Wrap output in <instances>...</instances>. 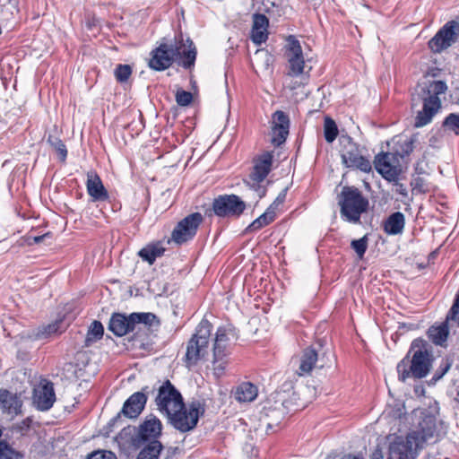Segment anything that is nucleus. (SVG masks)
Instances as JSON below:
<instances>
[{"mask_svg":"<svg viewBox=\"0 0 459 459\" xmlns=\"http://www.w3.org/2000/svg\"><path fill=\"white\" fill-rule=\"evenodd\" d=\"M55 401L56 394L53 383L47 379H41L33 389V405L39 411H46L53 406Z\"/></svg>","mask_w":459,"mask_h":459,"instance_id":"nucleus-18","label":"nucleus"},{"mask_svg":"<svg viewBox=\"0 0 459 459\" xmlns=\"http://www.w3.org/2000/svg\"><path fill=\"white\" fill-rule=\"evenodd\" d=\"M157 317L152 313H132L131 320L134 322L135 328L138 325L143 324L144 326H152Z\"/></svg>","mask_w":459,"mask_h":459,"instance_id":"nucleus-35","label":"nucleus"},{"mask_svg":"<svg viewBox=\"0 0 459 459\" xmlns=\"http://www.w3.org/2000/svg\"><path fill=\"white\" fill-rule=\"evenodd\" d=\"M165 250V247L160 242L151 243L143 247L138 252V255L143 261L148 262L149 264H152L158 257L164 255Z\"/></svg>","mask_w":459,"mask_h":459,"instance_id":"nucleus-25","label":"nucleus"},{"mask_svg":"<svg viewBox=\"0 0 459 459\" xmlns=\"http://www.w3.org/2000/svg\"><path fill=\"white\" fill-rule=\"evenodd\" d=\"M369 459H384L383 452L380 448L377 447L369 456Z\"/></svg>","mask_w":459,"mask_h":459,"instance_id":"nucleus-49","label":"nucleus"},{"mask_svg":"<svg viewBox=\"0 0 459 459\" xmlns=\"http://www.w3.org/2000/svg\"><path fill=\"white\" fill-rule=\"evenodd\" d=\"M104 333V327L100 321L94 320L89 326L87 335L84 340V346L90 347L97 341L100 340Z\"/></svg>","mask_w":459,"mask_h":459,"instance_id":"nucleus-31","label":"nucleus"},{"mask_svg":"<svg viewBox=\"0 0 459 459\" xmlns=\"http://www.w3.org/2000/svg\"><path fill=\"white\" fill-rule=\"evenodd\" d=\"M22 402L17 394L0 389V410L4 413L17 415L22 412Z\"/></svg>","mask_w":459,"mask_h":459,"instance_id":"nucleus-21","label":"nucleus"},{"mask_svg":"<svg viewBox=\"0 0 459 459\" xmlns=\"http://www.w3.org/2000/svg\"><path fill=\"white\" fill-rule=\"evenodd\" d=\"M413 191L418 193H426L429 191V185L424 178L416 177L411 183Z\"/></svg>","mask_w":459,"mask_h":459,"instance_id":"nucleus-44","label":"nucleus"},{"mask_svg":"<svg viewBox=\"0 0 459 459\" xmlns=\"http://www.w3.org/2000/svg\"><path fill=\"white\" fill-rule=\"evenodd\" d=\"M114 74L118 82H126L132 74V68L129 65L119 64L117 65Z\"/></svg>","mask_w":459,"mask_h":459,"instance_id":"nucleus-39","label":"nucleus"},{"mask_svg":"<svg viewBox=\"0 0 459 459\" xmlns=\"http://www.w3.org/2000/svg\"><path fill=\"white\" fill-rule=\"evenodd\" d=\"M87 459H117V457L111 451L97 450L90 454Z\"/></svg>","mask_w":459,"mask_h":459,"instance_id":"nucleus-46","label":"nucleus"},{"mask_svg":"<svg viewBox=\"0 0 459 459\" xmlns=\"http://www.w3.org/2000/svg\"><path fill=\"white\" fill-rule=\"evenodd\" d=\"M340 153L342 164L346 168L357 169L362 172H370L371 163L361 154L359 146L350 136L340 137Z\"/></svg>","mask_w":459,"mask_h":459,"instance_id":"nucleus-8","label":"nucleus"},{"mask_svg":"<svg viewBox=\"0 0 459 459\" xmlns=\"http://www.w3.org/2000/svg\"><path fill=\"white\" fill-rule=\"evenodd\" d=\"M405 217L403 212L392 213L384 222V230L388 235L401 234L404 229Z\"/></svg>","mask_w":459,"mask_h":459,"instance_id":"nucleus-24","label":"nucleus"},{"mask_svg":"<svg viewBox=\"0 0 459 459\" xmlns=\"http://www.w3.org/2000/svg\"><path fill=\"white\" fill-rule=\"evenodd\" d=\"M458 314H459V312L456 314V316H455V317L454 318V320H455H455L457 321V325H458V326H459V316H458ZM447 320H453V318H452V314H451V310L449 311V315L447 316Z\"/></svg>","mask_w":459,"mask_h":459,"instance_id":"nucleus-52","label":"nucleus"},{"mask_svg":"<svg viewBox=\"0 0 459 459\" xmlns=\"http://www.w3.org/2000/svg\"><path fill=\"white\" fill-rule=\"evenodd\" d=\"M273 152H265L255 160L253 171L249 175L247 182L250 187L256 193L259 199L265 195L266 189L260 183L264 180L272 169Z\"/></svg>","mask_w":459,"mask_h":459,"instance_id":"nucleus-12","label":"nucleus"},{"mask_svg":"<svg viewBox=\"0 0 459 459\" xmlns=\"http://www.w3.org/2000/svg\"><path fill=\"white\" fill-rule=\"evenodd\" d=\"M290 127H286L283 129L280 128H272V143L274 146H280L282 144L289 135Z\"/></svg>","mask_w":459,"mask_h":459,"instance_id":"nucleus-41","label":"nucleus"},{"mask_svg":"<svg viewBox=\"0 0 459 459\" xmlns=\"http://www.w3.org/2000/svg\"><path fill=\"white\" fill-rule=\"evenodd\" d=\"M406 149L404 150V154L408 155L412 152V143L411 142H406L405 143Z\"/></svg>","mask_w":459,"mask_h":459,"instance_id":"nucleus-51","label":"nucleus"},{"mask_svg":"<svg viewBox=\"0 0 459 459\" xmlns=\"http://www.w3.org/2000/svg\"><path fill=\"white\" fill-rule=\"evenodd\" d=\"M62 325L63 321L57 320L52 324L43 326L41 329H39L37 333V338L43 339L48 338L53 334L61 333L65 330L64 328H62Z\"/></svg>","mask_w":459,"mask_h":459,"instance_id":"nucleus-32","label":"nucleus"},{"mask_svg":"<svg viewBox=\"0 0 459 459\" xmlns=\"http://www.w3.org/2000/svg\"><path fill=\"white\" fill-rule=\"evenodd\" d=\"M193 96L191 92L181 90L178 91L176 94V100L179 106H187L192 102Z\"/></svg>","mask_w":459,"mask_h":459,"instance_id":"nucleus-45","label":"nucleus"},{"mask_svg":"<svg viewBox=\"0 0 459 459\" xmlns=\"http://www.w3.org/2000/svg\"><path fill=\"white\" fill-rule=\"evenodd\" d=\"M341 216L346 221L358 223L362 213L368 209L369 202L355 186H344L338 197Z\"/></svg>","mask_w":459,"mask_h":459,"instance_id":"nucleus-5","label":"nucleus"},{"mask_svg":"<svg viewBox=\"0 0 459 459\" xmlns=\"http://www.w3.org/2000/svg\"><path fill=\"white\" fill-rule=\"evenodd\" d=\"M451 367V364L450 363H446L440 370H437V372L435 373L434 377H433V380L434 381H437L439 380L440 378H442V377L449 370Z\"/></svg>","mask_w":459,"mask_h":459,"instance_id":"nucleus-47","label":"nucleus"},{"mask_svg":"<svg viewBox=\"0 0 459 459\" xmlns=\"http://www.w3.org/2000/svg\"><path fill=\"white\" fill-rule=\"evenodd\" d=\"M258 394L257 387L250 382L240 384L235 391V398L240 403H249L254 401Z\"/></svg>","mask_w":459,"mask_h":459,"instance_id":"nucleus-26","label":"nucleus"},{"mask_svg":"<svg viewBox=\"0 0 459 459\" xmlns=\"http://www.w3.org/2000/svg\"><path fill=\"white\" fill-rule=\"evenodd\" d=\"M48 233L47 234H44V235H40V236H35V237H32L30 238L32 239V242H30V244H39V243H41L43 241V239L47 237H48Z\"/></svg>","mask_w":459,"mask_h":459,"instance_id":"nucleus-50","label":"nucleus"},{"mask_svg":"<svg viewBox=\"0 0 459 459\" xmlns=\"http://www.w3.org/2000/svg\"><path fill=\"white\" fill-rule=\"evenodd\" d=\"M203 221L199 212L189 214L180 221L172 231L171 238L177 244H183L192 239L196 234L197 229Z\"/></svg>","mask_w":459,"mask_h":459,"instance_id":"nucleus-17","label":"nucleus"},{"mask_svg":"<svg viewBox=\"0 0 459 459\" xmlns=\"http://www.w3.org/2000/svg\"><path fill=\"white\" fill-rule=\"evenodd\" d=\"M108 330L117 336H124L135 330L134 322L131 320V314L126 316L120 313L112 315L108 324Z\"/></svg>","mask_w":459,"mask_h":459,"instance_id":"nucleus-20","label":"nucleus"},{"mask_svg":"<svg viewBox=\"0 0 459 459\" xmlns=\"http://www.w3.org/2000/svg\"><path fill=\"white\" fill-rule=\"evenodd\" d=\"M275 220V212H273V205H270L268 209L255 219L247 229V231H255L264 226L269 225Z\"/></svg>","mask_w":459,"mask_h":459,"instance_id":"nucleus-28","label":"nucleus"},{"mask_svg":"<svg viewBox=\"0 0 459 459\" xmlns=\"http://www.w3.org/2000/svg\"><path fill=\"white\" fill-rule=\"evenodd\" d=\"M433 359L429 345L423 340H414L406 356L397 364L398 379L405 382L409 377H425L430 371Z\"/></svg>","mask_w":459,"mask_h":459,"instance_id":"nucleus-2","label":"nucleus"},{"mask_svg":"<svg viewBox=\"0 0 459 459\" xmlns=\"http://www.w3.org/2000/svg\"><path fill=\"white\" fill-rule=\"evenodd\" d=\"M212 325L207 319H203L189 340L186 352V365L191 368L207 354L209 339Z\"/></svg>","mask_w":459,"mask_h":459,"instance_id":"nucleus-7","label":"nucleus"},{"mask_svg":"<svg viewBox=\"0 0 459 459\" xmlns=\"http://www.w3.org/2000/svg\"><path fill=\"white\" fill-rule=\"evenodd\" d=\"M459 38V22L449 21L445 23L429 41L428 46L433 53H441L455 44Z\"/></svg>","mask_w":459,"mask_h":459,"instance_id":"nucleus-14","label":"nucleus"},{"mask_svg":"<svg viewBox=\"0 0 459 459\" xmlns=\"http://www.w3.org/2000/svg\"><path fill=\"white\" fill-rule=\"evenodd\" d=\"M273 126L272 128H280L283 129L286 127H290V118L287 114H285L281 110H277L273 114Z\"/></svg>","mask_w":459,"mask_h":459,"instance_id":"nucleus-37","label":"nucleus"},{"mask_svg":"<svg viewBox=\"0 0 459 459\" xmlns=\"http://www.w3.org/2000/svg\"><path fill=\"white\" fill-rule=\"evenodd\" d=\"M448 333L449 331L446 322L437 326H431L428 331L429 337L432 342L440 346L446 342Z\"/></svg>","mask_w":459,"mask_h":459,"instance_id":"nucleus-30","label":"nucleus"},{"mask_svg":"<svg viewBox=\"0 0 459 459\" xmlns=\"http://www.w3.org/2000/svg\"><path fill=\"white\" fill-rule=\"evenodd\" d=\"M188 48L181 51V45L178 43H161L150 53L148 65L154 71H164L169 68L176 58H179V65L187 69L195 65L196 48L192 40L187 39Z\"/></svg>","mask_w":459,"mask_h":459,"instance_id":"nucleus-4","label":"nucleus"},{"mask_svg":"<svg viewBox=\"0 0 459 459\" xmlns=\"http://www.w3.org/2000/svg\"><path fill=\"white\" fill-rule=\"evenodd\" d=\"M48 143L56 152L59 156V160L65 162L67 157V149L63 141L55 135L49 134L48 137Z\"/></svg>","mask_w":459,"mask_h":459,"instance_id":"nucleus-33","label":"nucleus"},{"mask_svg":"<svg viewBox=\"0 0 459 459\" xmlns=\"http://www.w3.org/2000/svg\"><path fill=\"white\" fill-rule=\"evenodd\" d=\"M267 39H268L267 29H265V30H255V29L251 30V39L255 45H257V46L261 45L262 43L265 42L267 40Z\"/></svg>","mask_w":459,"mask_h":459,"instance_id":"nucleus-43","label":"nucleus"},{"mask_svg":"<svg viewBox=\"0 0 459 459\" xmlns=\"http://www.w3.org/2000/svg\"><path fill=\"white\" fill-rule=\"evenodd\" d=\"M403 156L398 152L380 153L375 158V168L385 179L394 180L399 175L400 160Z\"/></svg>","mask_w":459,"mask_h":459,"instance_id":"nucleus-16","label":"nucleus"},{"mask_svg":"<svg viewBox=\"0 0 459 459\" xmlns=\"http://www.w3.org/2000/svg\"><path fill=\"white\" fill-rule=\"evenodd\" d=\"M148 387L143 388L141 392H136L133 394L124 403L121 412L118 414H123L125 417L129 419H134L138 417L141 412L143 411L145 404L147 403V395L144 391H146Z\"/></svg>","mask_w":459,"mask_h":459,"instance_id":"nucleus-19","label":"nucleus"},{"mask_svg":"<svg viewBox=\"0 0 459 459\" xmlns=\"http://www.w3.org/2000/svg\"><path fill=\"white\" fill-rule=\"evenodd\" d=\"M421 420L416 429L410 431L406 437H395L388 446L387 459H415L418 451L424 444L436 442L440 437V428L435 416L425 411L420 412Z\"/></svg>","mask_w":459,"mask_h":459,"instance_id":"nucleus-1","label":"nucleus"},{"mask_svg":"<svg viewBox=\"0 0 459 459\" xmlns=\"http://www.w3.org/2000/svg\"><path fill=\"white\" fill-rule=\"evenodd\" d=\"M324 134L327 143H333L338 135L336 123L328 117L325 118Z\"/></svg>","mask_w":459,"mask_h":459,"instance_id":"nucleus-34","label":"nucleus"},{"mask_svg":"<svg viewBox=\"0 0 459 459\" xmlns=\"http://www.w3.org/2000/svg\"><path fill=\"white\" fill-rule=\"evenodd\" d=\"M246 207V203L236 195H219L212 202V211L221 218H238Z\"/></svg>","mask_w":459,"mask_h":459,"instance_id":"nucleus-13","label":"nucleus"},{"mask_svg":"<svg viewBox=\"0 0 459 459\" xmlns=\"http://www.w3.org/2000/svg\"><path fill=\"white\" fill-rule=\"evenodd\" d=\"M86 188L88 195L93 201H106L108 199V193L103 186L100 178L95 172H88Z\"/></svg>","mask_w":459,"mask_h":459,"instance_id":"nucleus-22","label":"nucleus"},{"mask_svg":"<svg viewBox=\"0 0 459 459\" xmlns=\"http://www.w3.org/2000/svg\"><path fill=\"white\" fill-rule=\"evenodd\" d=\"M322 342V340L317 342L319 350L316 347L304 350L298 370L299 376L309 374L315 367L323 368L332 365L333 354L329 349L324 350Z\"/></svg>","mask_w":459,"mask_h":459,"instance_id":"nucleus-9","label":"nucleus"},{"mask_svg":"<svg viewBox=\"0 0 459 459\" xmlns=\"http://www.w3.org/2000/svg\"><path fill=\"white\" fill-rule=\"evenodd\" d=\"M204 409L202 404L197 402H192L184 409L176 410L168 417L169 422L180 432H187L194 429L198 422L199 417L203 415Z\"/></svg>","mask_w":459,"mask_h":459,"instance_id":"nucleus-10","label":"nucleus"},{"mask_svg":"<svg viewBox=\"0 0 459 459\" xmlns=\"http://www.w3.org/2000/svg\"><path fill=\"white\" fill-rule=\"evenodd\" d=\"M446 90L447 86L443 81L425 82L416 86L412 95L413 105H416L417 100H420L423 106L415 117V127H422L431 122L441 108L439 95L444 94Z\"/></svg>","mask_w":459,"mask_h":459,"instance_id":"nucleus-3","label":"nucleus"},{"mask_svg":"<svg viewBox=\"0 0 459 459\" xmlns=\"http://www.w3.org/2000/svg\"><path fill=\"white\" fill-rule=\"evenodd\" d=\"M161 421L154 415H148L143 422L140 424L137 433L133 437L132 443L136 448H140L145 443L159 441L161 435Z\"/></svg>","mask_w":459,"mask_h":459,"instance_id":"nucleus-15","label":"nucleus"},{"mask_svg":"<svg viewBox=\"0 0 459 459\" xmlns=\"http://www.w3.org/2000/svg\"><path fill=\"white\" fill-rule=\"evenodd\" d=\"M368 239L367 236H364L359 239H353L351 241V247L355 251L359 258H363L368 248Z\"/></svg>","mask_w":459,"mask_h":459,"instance_id":"nucleus-40","label":"nucleus"},{"mask_svg":"<svg viewBox=\"0 0 459 459\" xmlns=\"http://www.w3.org/2000/svg\"><path fill=\"white\" fill-rule=\"evenodd\" d=\"M284 413L282 409H269L265 414L264 420L266 423V433L274 432L276 428L280 426L283 420Z\"/></svg>","mask_w":459,"mask_h":459,"instance_id":"nucleus-27","label":"nucleus"},{"mask_svg":"<svg viewBox=\"0 0 459 459\" xmlns=\"http://www.w3.org/2000/svg\"><path fill=\"white\" fill-rule=\"evenodd\" d=\"M399 186H400V189L398 190L399 193L402 195H406V189L403 187V186L401 184Z\"/></svg>","mask_w":459,"mask_h":459,"instance_id":"nucleus-53","label":"nucleus"},{"mask_svg":"<svg viewBox=\"0 0 459 459\" xmlns=\"http://www.w3.org/2000/svg\"><path fill=\"white\" fill-rule=\"evenodd\" d=\"M289 63L292 76H298L304 73L305 62L302 55V49L299 42L297 39H292L290 47Z\"/></svg>","mask_w":459,"mask_h":459,"instance_id":"nucleus-23","label":"nucleus"},{"mask_svg":"<svg viewBox=\"0 0 459 459\" xmlns=\"http://www.w3.org/2000/svg\"><path fill=\"white\" fill-rule=\"evenodd\" d=\"M155 403L158 410L167 417L176 410L184 409L183 397L169 380H166L159 388Z\"/></svg>","mask_w":459,"mask_h":459,"instance_id":"nucleus-11","label":"nucleus"},{"mask_svg":"<svg viewBox=\"0 0 459 459\" xmlns=\"http://www.w3.org/2000/svg\"><path fill=\"white\" fill-rule=\"evenodd\" d=\"M268 26H269V20L264 14L255 13L253 15L252 29L265 30V29H267Z\"/></svg>","mask_w":459,"mask_h":459,"instance_id":"nucleus-42","label":"nucleus"},{"mask_svg":"<svg viewBox=\"0 0 459 459\" xmlns=\"http://www.w3.org/2000/svg\"><path fill=\"white\" fill-rule=\"evenodd\" d=\"M442 126L446 131L459 135V114L451 113L443 121Z\"/></svg>","mask_w":459,"mask_h":459,"instance_id":"nucleus-36","label":"nucleus"},{"mask_svg":"<svg viewBox=\"0 0 459 459\" xmlns=\"http://www.w3.org/2000/svg\"><path fill=\"white\" fill-rule=\"evenodd\" d=\"M237 339L234 329L230 327L221 326L215 333V338L212 345V370L216 378L221 377L225 374L229 363V346L231 340Z\"/></svg>","mask_w":459,"mask_h":459,"instance_id":"nucleus-6","label":"nucleus"},{"mask_svg":"<svg viewBox=\"0 0 459 459\" xmlns=\"http://www.w3.org/2000/svg\"><path fill=\"white\" fill-rule=\"evenodd\" d=\"M19 452L13 449L6 442L0 441V459H22Z\"/></svg>","mask_w":459,"mask_h":459,"instance_id":"nucleus-38","label":"nucleus"},{"mask_svg":"<svg viewBox=\"0 0 459 459\" xmlns=\"http://www.w3.org/2000/svg\"><path fill=\"white\" fill-rule=\"evenodd\" d=\"M285 198H286V189L283 190L282 192H281L279 194V195L276 197V199L274 200V202L271 204V205H273V212H275V209L277 208V206L279 204H282L285 201Z\"/></svg>","mask_w":459,"mask_h":459,"instance_id":"nucleus-48","label":"nucleus"},{"mask_svg":"<svg viewBox=\"0 0 459 459\" xmlns=\"http://www.w3.org/2000/svg\"><path fill=\"white\" fill-rule=\"evenodd\" d=\"M137 455L136 459H159V455L163 448L160 441L145 443Z\"/></svg>","mask_w":459,"mask_h":459,"instance_id":"nucleus-29","label":"nucleus"}]
</instances>
